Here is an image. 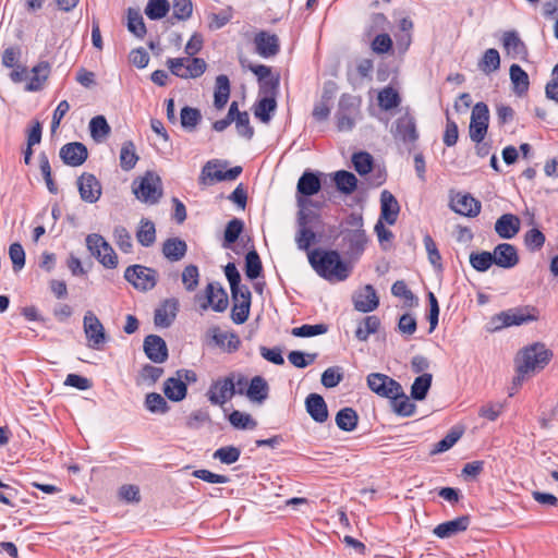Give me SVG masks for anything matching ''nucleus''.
<instances>
[{
    "instance_id": "1",
    "label": "nucleus",
    "mask_w": 558,
    "mask_h": 558,
    "mask_svg": "<svg viewBox=\"0 0 558 558\" xmlns=\"http://www.w3.org/2000/svg\"><path fill=\"white\" fill-rule=\"evenodd\" d=\"M554 353L543 342H534L521 349L514 360L513 385L521 386L531 375L543 371L551 361Z\"/></svg>"
},
{
    "instance_id": "2",
    "label": "nucleus",
    "mask_w": 558,
    "mask_h": 558,
    "mask_svg": "<svg viewBox=\"0 0 558 558\" xmlns=\"http://www.w3.org/2000/svg\"><path fill=\"white\" fill-rule=\"evenodd\" d=\"M307 257L316 274L330 282L344 281L351 274V267L337 251L315 248L308 252Z\"/></svg>"
},
{
    "instance_id": "3",
    "label": "nucleus",
    "mask_w": 558,
    "mask_h": 558,
    "mask_svg": "<svg viewBox=\"0 0 558 558\" xmlns=\"http://www.w3.org/2000/svg\"><path fill=\"white\" fill-rule=\"evenodd\" d=\"M538 319V311L533 306H519L502 311L489 320V331H499L511 326H520Z\"/></svg>"
},
{
    "instance_id": "4",
    "label": "nucleus",
    "mask_w": 558,
    "mask_h": 558,
    "mask_svg": "<svg viewBox=\"0 0 558 558\" xmlns=\"http://www.w3.org/2000/svg\"><path fill=\"white\" fill-rule=\"evenodd\" d=\"M86 245L90 254L106 268L113 269L118 266V256L106 239L92 233L86 236Z\"/></svg>"
},
{
    "instance_id": "5",
    "label": "nucleus",
    "mask_w": 558,
    "mask_h": 558,
    "mask_svg": "<svg viewBox=\"0 0 558 558\" xmlns=\"http://www.w3.org/2000/svg\"><path fill=\"white\" fill-rule=\"evenodd\" d=\"M170 72L180 78H196L204 74L207 64L202 58H172L167 61Z\"/></svg>"
},
{
    "instance_id": "6",
    "label": "nucleus",
    "mask_w": 558,
    "mask_h": 558,
    "mask_svg": "<svg viewBox=\"0 0 558 558\" xmlns=\"http://www.w3.org/2000/svg\"><path fill=\"white\" fill-rule=\"evenodd\" d=\"M360 118L361 111L359 102H356L354 97L343 95L339 100V108L336 113L338 131H351Z\"/></svg>"
},
{
    "instance_id": "7",
    "label": "nucleus",
    "mask_w": 558,
    "mask_h": 558,
    "mask_svg": "<svg viewBox=\"0 0 558 558\" xmlns=\"http://www.w3.org/2000/svg\"><path fill=\"white\" fill-rule=\"evenodd\" d=\"M133 192L137 199L147 204H156L162 195L161 180L154 172H146L138 185L134 182Z\"/></svg>"
},
{
    "instance_id": "8",
    "label": "nucleus",
    "mask_w": 558,
    "mask_h": 558,
    "mask_svg": "<svg viewBox=\"0 0 558 558\" xmlns=\"http://www.w3.org/2000/svg\"><path fill=\"white\" fill-rule=\"evenodd\" d=\"M157 277L158 274L155 269L143 265L129 266L124 271V279L141 291L154 289L157 283Z\"/></svg>"
},
{
    "instance_id": "9",
    "label": "nucleus",
    "mask_w": 558,
    "mask_h": 558,
    "mask_svg": "<svg viewBox=\"0 0 558 558\" xmlns=\"http://www.w3.org/2000/svg\"><path fill=\"white\" fill-rule=\"evenodd\" d=\"M83 329L90 349L99 350L108 340L102 323L92 311L84 314Z\"/></svg>"
},
{
    "instance_id": "10",
    "label": "nucleus",
    "mask_w": 558,
    "mask_h": 558,
    "mask_svg": "<svg viewBox=\"0 0 558 558\" xmlns=\"http://www.w3.org/2000/svg\"><path fill=\"white\" fill-rule=\"evenodd\" d=\"M242 173V167L236 166L229 170L223 171L220 169L218 160L207 161L203 167L199 183L203 185H210L214 182L232 181Z\"/></svg>"
},
{
    "instance_id": "11",
    "label": "nucleus",
    "mask_w": 558,
    "mask_h": 558,
    "mask_svg": "<svg viewBox=\"0 0 558 558\" xmlns=\"http://www.w3.org/2000/svg\"><path fill=\"white\" fill-rule=\"evenodd\" d=\"M367 386L376 395L383 398L391 399L401 393V385L381 373H372L367 376Z\"/></svg>"
},
{
    "instance_id": "12",
    "label": "nucleus",
    "mask_w": 558,
    "mask_h": 558,
    "mask_svg": "<svg viewBox=\"0 0 558 558\" xmlns=\"http://www.w3.org/2000/svg\"><path fill=\"white\" fill-rule=\"evenodd\" d=\"M489 121V110L486 104L477 102L472 110L470 122V137L473 142L480 144L486 133Z\"/></svg>"
},
{
    "instance_id": "13",
    "label": "nucleus",
    "mask_w": 558,
    "mask_h": 558,
    "mask_svg": "<svg viewBox=\"0 0 558 558\" xmlns=\"http://www.w3.org/2000/svg\"><path fill=\"white\" fill-rule=\"evenodd\" d=\"M391 132L396 141L408 146H413L418 140L415 119L408 112L397 119Z\"/></svg>"
},
{
    "instance_id": "14",
    "label": "nucleus",
    "mask_w": 558,
    "mask_h": 558,
    "mask_svg": "<svg viewBox=\"0 0 558 558\" xmlns=\"http://www.w3.org/2000/svg\"><path fill=\"white\" fill-rule=\"evenodd\" d=\"M234 395V378H230V375L215 380L206 393L211 404L220 407L231 400Z\"/></svg>"
},
{
    "instance_id": "15",
    "label": "nucleus",
    "mask_w": 558,
    "mask_h": 558,
    "mask_svg": "<svg viewBox=\"0 0 558 558\" xmlns=\"http://www.w3.org/2000/svg\"><path fill=\"white\" fill-rule=\"evenodd\" d=\"M81 198L86 203H96L102 193L99 180L92 173L84 172L77 178Z\"/></svg>"
},
{
    "instance_id": "16",
    "label": "nucleus",
    "mask_w": 558,
    "mask_h": 558,
    "mask_svg": "<svg viewBox=\"0 0 558 558\" xmlns=\"http://www.w3.org/2000/svg\"><path fill=\"white\" fill-rule=\"evenodd\" d=\"M345 252L351 257H359L365 250L367 236L364 229H344L341 232Z\"/></svg>"
},
{
    "instance_id": "17",
    "label": "nucleus",
    "mask_w": 558,
    "mask_h": 558,
    "mask_svg": "<svg viewBox=\"0 0 558 558\" xmlns=\"http://www.w3.org/2000/svg\"><path fill=\"white\" fill-rule=\"evenodd\" d=\"M255 51L263 58H271L280 51V41L276 34L260 31L254 36Z\"/></svg>"
},
{
    "instance_id": "18",
    "label": "nucleus",
    "mask_w": 558,
    "mask_h": 558,
    "mask_svg": "<svg viewBox=\"0 0 558 558\" xmlns=\"http://www.w3.org/2000/svg\"><path fill=\"white\" fill-rule=\"evenodd\" d=\"M178 312L179 301L175 298L165 300L155 311V325L160 328L170 327L174 322Z\"/></svg>"
},
{
    "instance_id": "19",
    "label": "nucleus",
    "mask_w": 558,
    "mask_h": 558,
    "mask_svg": "<svg viewBox=\"0 0 558 558\" xmlns=\"http://www.w3.org/2000/svg\"><path fill=\"white\" fill-rule=\"evenodd\" d=\"M87 157V148L80 142L68 143L60 149V158L65 165L71 167H78L83 165Z\"/></svg>"
},
{
    "instance_id": "20",
    "label": "nucleus",
    "mask_w": 558,
    "mask_h": 558,
    "mask_svg": "<svg viewBox=\"0 0 558 558\" xmlns=\"http://www.w3.org/2000/svg\"><path fill=\"white\" fill-rule=\"evenodd\" d=\"M494 264L498 267L510 269L519 264V255L517 248L509 243H500L492 253Z\"/></svg>"
},
{
    "instance_id": "21",
    "label": "nucleus",
    "mask_w": 558,
    "mask_h": 558,
    "mask_svg": "<svg viewBox=\"0 0 558 558\" xmlns=\"http://www.w3.org/2000/svg\"><path fill=\"white\" fill-rule=\"evenodd\" d=\"M471 523L470 515H461L453 520L442 522L434 529V534L439 538H450L468 530Z\"/></svg>"
},
{
    "instance_id": "22",
    "label": "nucleus",
    "mask_w": 558,
    "mask_h": 558,
    "mask_svg": "<svg viewBox=\"0 0 558 558\" xmlns=\"http://www.w3.org/2000/svg\"><path fill=\"white\" fill-rule=\"evenodd\" d=\"M144 352L155 363H162L168 359L166 341L157 335H149L145 338Z\"/></svg>"
},
{
    "instance_id": "23",
    "label": "nucleus",
    "mask_w": 558,
    "mask_h": 558,
    "mask_svg": "<svg viewBox=\"0 0 558 558\" xmlns=\"http://www.w3.org/2000/svg\"><path fill=\"white\" fill-rule=\"evenodd\" d=\"M450 207L457 214L466 217H476L481 211V203L470 194H457L451 198Z\"/></svg>"
},
{
    "instance_id": "24",
    "label": "nucleus",
    "mask_w": 558,
    "mask_h": 558,
    "mask_svg": "<svg viewBox=\"0 0 558 558\" xmlns=\"http://www.w3.org/2000/svg\"><path fill=\"white\" fill-rule=\"evenodd\" d=\"M207 303L203 304L202 307L206 310L208 306L215 312H223L228 307V294L226 290L216 283H208L206 287Z\"/></svg>"
},
{
    "instance_id": "25",
    "label": "nucleus",
    "mask_w": 558,
    "mask_h": 558,
    "mask_svg": "<svg viewBox=\"0 0 558 558\" xmlns=\"http://www.w3.org/2000/svg\"><path fill=\"white\" fill-rule=\"evenodd\" d=\"M354 308L362 313H369L379 305V299L372 284H366L353 299Z\"/></svg>"
},
{
    "instance_id": "26",
    "label": "nucleus",
    "mask_w": 558,
    "mask_h": 558,
    "mask_svg": "<svg viewBox=\"0 0 558 558\" xmlns=\"http://www.w3.org/2000/svg\"><path fill=\"white\" fill-rule=\"evenodd\" d=\"M520 219L513 214H504L495 222V231L501 239H512L520 231Z\"/></svg>"
},
{
    "instance_id": "27",
    "label": "nucleus",
    "mask_w": 558,
    "mask_h": 558,
    "mask_svg": "<svg viewBox=\"0 0 558 558\" xmlns=\"http://www.w3.org/2000/svg\"><path fill=\"white\" fill-rule=\"evenodd\" d=\"M306 411L317 423H324L328 418V409L324 398L318 393H310L305 400Z\"/></svg>"
},
{
    "instance_id": "28",
    "label": "nucleus",
    "mask_w": 558,
    "mask_h": 558,
    "mask_svg": "<svg viewBox=\"0 0 558 558\" xmlns=\"http://www.w3.org/2000/svg\"><path fill=\"white\" fill-rule=\"evenodd\" d=\"M161 252L169 262H180L186 255L187 244L180 238H169L162 243Z\"/></svg>"
},
{
    "instance_id": "29",
    "label": "nucleus",
    "mask_w": 558,
    "mask_h": 558,
    "mask_svg": "<svg viewBox=\"0 0 558 558\" xmlns=\"http://www.w3.org/2000/svg\"><path fill=\"white\" fill-rule=\"evenodd\" d=\"M380 219L385 220L389 225H393L397 221L400 206L396 197L388 191H383L380 195Z\"/></svg>"
},
{
    "instance_id": "30",
    "label": "nucleus",
    "mask_w": 558,
    "mask_h": 558,
    "mask_svg": "<svg viewBox=\"0 0 558 558\" xmlns=\"http://www.w3.org/2000/svg\"><path fill=\"white\" fill-rule=\"evenodd\" d=\"M269 393V386L266 379L262 376H255L251 379L250 385L245 391V396L252 401L263 403Z\"/></svg>"
},
{
    "instance_id": "31",
    "label": "nucleus",
    "mask_w": 558,
    "mask_h": 558,
    "mask_svg": "<svg viewBox=\"0 0 558 558\" xmlns=\"http://www.w3.org/2000/svg\"><path fill=\"white\" fill-rule=\"evenodd\" d=\"M322 183L318 175L311 171H305L299 179L296 191L302 196H312L320 191Z\"/></svg>"
},
{
    "instance_id": "32",
    "label": "nucleus",
    "mask_w": 558,
    "mask_h": 558,
    "mask_svg": "<svg viewBox=\"0 0 558 558\" xmlns=\"http://www.w3.org/2000/svg\"><path fill=\"white\" fill-rule=\"evenodd\" d=\"M163 393L169 400L179 402L186 397V384L178 377H170L163 384Z\"/></svg>"
},
{
    "instance_id": "33",
    "label": "nucleus",
    "mask_w": 558,
    "mask_h": 558,
    "mask_svg": "<svg viewBox=\"0 0 558 558\" xmlns=\"http://www.w3.org/2000/svg\"><path fill=\"white\" fill-rule=\"evenodd\" d=\"M502 46L507 53L513 58L525 57L527 53L524 43L515 32H506L504 34Z\"/></svg>"
},
{
    "instance_id": "34",
    "label": "nucleus",
    "mask_w": 558,
    "mask_h": 558,
    "mask_svg": "<svg viewBox=\"0 0 558 558\" xmlns=\"http://www.w3.org/2000/svg\"><path fill=\"white\" fill-rule=\"evenodd\" d=\"M509 72L513 93L518 96L526 94L530 86L527 73L519 64H512Z\"/></svg>"
},
{
    "instance_id": "35",
    "label": "nucleus",
    "mask_w": 558,
    "mask_h": 558,
    "mask_svg": "<svg viewBox=\"0 0 558 558\" xmlns=\"http://www.w3.org/2000/svg\"><path fill=\"white\" fill-rule=\"evenodd\" d=\"M32 77L26 85V89L29 92H37L43 88L44 83L48 78L50 73V66L48 62H39L32 70Z\"/></svg>"
},
{
    "instance_id": "36",
    "label": "nucleus",
    "mask_w": 558,
    "mask_h": 558,
    "mask_svg": "<svg viewBox=\"0 0 558 558\" xmlns=\"http://www.w3.org/2000/svg\"><path fill=\"white\" fill-rule=\"evenodd\" d=\"M230 97V81L227 75L220 74L216 77L214 105L217 109H222Z\"/></svg>"
},
{
    "instance_id": "37",
    "label": "nucleus",
    "mask_w": 558,
    "mask_h": 558,
    "mask_svg": "<svg viewBox=\"0 0 558 558\" xmlns=\"http://www.w3.org/2000/svg\"><path fill=\"white\" fill-rule=\"evenodd\" d=\"M357 423V413L352 408H343L336 415V424L341 430L352 432L356 428Z\"/></svg>"
},
{
    "instance_id": "38",
    "label": "nucleus",
    "mask_w": 558,
    "mask_h": 558,
    "mask_svg": "<svg viewBox=\"0 0 558 558\" xmlns=\"http://www.w3.org/2000/svg\"><path fill=\"white\" fill-rule=\"evenodd\" d=\"M333 181L337 189L343 194H351L355 191L357 185L356 177L349 171L339 170L333 175Z\"/></svg>"
},
{
    "instance_id": "39",
    "label": "nucleus",
    "mask_w": 558,
    "mask_h": 558,
    "mask_svg": "<svg viewBox=\"0 0 558 558\" xmlns=\"http://www.w3.org/2000/svg\"><path fill=\"white\" fill-rule=\"evenodd\" d=\"M380 319L376 315L366 316L357 326L355 337L360 341H366L368 337L378 331Z\"/></svg>"
},
{
    "instance_id": "40",
    "label": "nucleus",
    "mask_w": 558,
    "mask_h": 558,
    "mask_svg": "<svg viewBox=\"0 0 558 558\" xmlns=\"http://www.w3.org/2000/svg\"><path fill=\"white\" fill-rule=\"evenodd\" d=\"M138 243L145 247L151 246L156 241V229L153 221L142 219L136 231Z\"/></svg>"
},
{
    "instance_id": "41",
    "label": "nucleus",
    "mask_w": 558,
    "mask_h": 558,
    "mask_svg": "<svg viewBox=\"0 0 558 558\" xmlns=\"http://www.w3.org/2000/svg\"><path fill=\"white\" fill-rule=\"evenodd\" d=\"M477 65L485 74L496 72L500 68V54L498 50L495 48L487 49Z\"/></svg>"
},
{
    "instance_id": "42",
    "label": "nucleus",
    "mask_w": 558,
    "mask_h": 558,
    "mask_svg": "<svg viewBox=\"0 0 558 558\" xmlns=\"http://www.w3.org/2000/svg\"><path fill=\"white\" fill-rule=\"evenodd\" d=\"M90 136L97 143L102 142L110 134V125L104 116H96L89 122Z\"/></svg>"
},
{
    "instance_id": "43",
    "label": "nucleus",
    "mask_w": 558,
    "mask_h": 558,
    "mask_svg": "<svg viewBox=\"0 0 558 558\" xmlns=\"http://www.w3.org/2000/svg\"><path fill=\"white\" fill-rule=\"evenodd\" d=\"M138 160L135 145L133 142L128 141L122 144L120 150V166L124 171L132 170Z\"/></svg>"
},
{
    "instance_id": "44",
    "label": "nucleus",
    "mask_w": 558,
    "mask_h": 558,
    "mask_svg": "<svg viewBox=\"0 0 558 558\" xmlns=\"http://www.w3.org/2000/svg\"><path fill=\"white\" fill-rule=\"evenodd\" d=\"M432 379L433 376L429 373L416 377L411 386V397L418 401L424 400L432 386Z\"/></svg>"
},
{
    "instance_id": "45",
    "label": "nucleus",
    "mask_w": 558,
    "mask_h": 558,
    "mask_svg": "<svg viewBox=\"0 0 558 558\" xmlns=\"http://www.w3.org/2000/svg\"><path fill=\"white\" fill-rule=\"evenodd\" d=\"M128 29L137 38H143L146 34V26L141 12L137 9L128 10Z\"/></svg>"
},
{
    "instance_id": "46",
    "label": "nucleus",
    "mask_w": 558,
    "mask_h": 558,
    "mask_svg": "<svg viewBox=\"0 0 558 558\" xmlns=\"http://www.w3.org/2000/svg\"><path fill=\"white\" fill-rule=\"evenodd\" d=\"M391 407L393 411L401 416H411L415 411V404L412 403L409 397L404 393L401 387V393L396 398H391Z\"/></svg>"
},
{
    "instance_id": "47",
    "label": "nucleus",
    "mask_w": 558,
    "mask_h": 558,
    "mask_svg": "<svg viewBox=\"0 0 558 558\" xmlns=\"http://www.w3.org/2000/svg\"><path fill=\"white\" fill-rule=\"evenodd\" d=\"M377 99L379 107L386 111L398 107L401 102L398 92L389 86L378 93Z\"/></svg>"
},
{
    "instance_id": "48",
    "label": "nucleus",
    "mask_w": 558,
    "mask_h": 558,
    "mask_svg": "<svg viewBox=\"0 0 558 558\" xmlns=\"http://www.w3.org/2000/svg\"><path fill=\"white\" fill-rule=\"evenodd\" d=\"M214 340L219 347L226 349L228 352L236 351L241 344L240 338L234 332L217 331L214 335Z\"/></svg>"
},
{
    "instance_id": "49",
    "label": "nucleus",
    "mask_w": 558,
    "mask_h": 558,
    "mask_svg": "<svg viewBox=\"0 0 558 558\" xmlns=\"http://www.w3.org/2000/svg\"><path fill=\"white\" fill-rule=\"evenodd\" d=\"M263 270L260 258L255 250L250 251L245 256V275L253 280L260 276Z\"/></svg>"
},
{
    "instance_id": "50",
    "label": "nucleus",
    "mask_w": 558,
    "mask_h": 558,
    "mask_svg": "<svg viewBox=\"0 0 558 558\" xmlns=\"http://www.w3.org/2000/svg\"><path fill=\"white\" fill-rule=\"evenodd\" d=\"M170 5L167 0H148L145 14L150 20H160L167 15Z\"/></svg>"
},
{
    "instance_id": "51",
    "label": "nucleus",
    "mask_w": 558,
    "mask_h": 558,
    "mask_svg": "<svg viewBox=\"0 0 558 558\" xmlns=\"http://www.w3.org/2000/svg\"><path fill=\"white\" fill-rule=\"evenodd\" d=\"M470 264L475 270L484 272L494 264V258L490 252H473L470 254Z\"/></svg>"
},
{
    "instance_id": "52",
    "label": "nucleus",
    "mask_w": 558,
    "mask_h": 558,
    "mask_svg": "<svg viewBox=\"0 0 558 558\" xmlns=\"http://www.w3.org/2000/svg\"><path fill=\"white\" fill-rule=\"evenodd\" d=\"M352 163L359 174L365 175L372 171L373 157L366 151H359L353 154Z\"/></svg>"
},
{
    "instance_id": "53",
    "label": "nucleus",
    "mask_w": 558,
    "mask_h": 558,
    "mask_svg": "<svg viewBox=\"0 0 558 558\" xmlns=\"http://www.w3.org/2000/svg\"><path fill=\"white\" fill-rule=\"evenodd\" d=\"M201 112L196 108L184 107L181 110L180 121L182 128L193 131L201 121Z\"/></svg>"
},
{
    "instance_id": "54",
    "label": "nucleus",
    "mask_w": 558,
    "mask_h": 558,
    "mask_svg": "<svg viewBox=\"0 0 558 558\" xmlns=\"http://www.w3.org/2000/svg\"><path fill=\"white\" fill-rule=\"evenodd\" d=\"M145 405L148 411L151 413H167L169 411V405L166 401V399L157 393V392H150L146 395L145 398Z\"/></svg>"
},
{
    "instance_id": "55",
    "label": "nucleus",
    "mask_w": 558,
    "mask_h": 558,
    "mask_svg": "<svg viewBox=\"0 0 558 558\" xmlns=\"http://www.w3.org/2000/svg\"><path fill=\"white\" fill-rule=\"evenodd\" d=\"M113 240L118 247L124 252L130 253L133 247L132 236L123 226H117L113 230Z\"/></svg>"
},
{
    "instance_id": "56",
    "label": "nucleus",
    "mask_w": 558,
    "mask_h": 558,
    "mask_svg": "<svg viewBox=\"0 0 558 558\" xmlns=\"http://www.w3.org/2000/svg\"><path fill=\"white\" fill-rule=\"evenodd\" d=\"M198 281H199V271H198L197 266L192 265V264L185 266L182 271V283H183L185 290L189 292H193L197 288Z\"/></svg>"
},
{
    "instance_id": "57",
    "label": "nucleus",
    "mask_w": 558,
    "mask_h": 558,
    "mask_svg": "<svg viewBox=\"0 0 558 558\" xmlns=\"http://www.w3.org/2000/svg\"><path fill=\"white\" fill-rule=\"evenodd\" d=\"M243 221L238 218H233L227 223L225 230V247H228L230 244L234 243L239 239L240 234L243 231Z\"/></svg>"
},
{
    "instance_id": "58",
    "label": "nucleus",
    "mask_w": 558,
    "mask_h": 558,
    "mask_svg": "<svg viewBox=\"0 0 558 558\" xmlns=\"http://www.w3.org/2000/svg\"><path fill=\"white\" fill-rule=\"evenodd\" d=\"M317 353H304L302 351H291L288 354L289 362L298 367V368H305L308 365L313 364L315 360L317 359Z\"/></svg>"
},
{
    "instance_id": "59",
    "label": "nucleus",
    "mask_w": 558,
    "mask_h": 558,
    "mask_svg": "<svg viewBox=\"0 0 558 558\" xmlns=\"http://www.w3.org/2000/svg\"><path fill=\"white\" fill-rule=\"evenodd\" d=\"M240 456V449L233 446L221 447L214 452V458L225 464L235 463Z\"/></svg>"
},
{
    "instance_id": "60",
    "label": "nucleus",
    "mask_w": 558,
    "mask_h": 558,
    "mask_svg": "<svg viewBox=\"0 0 558 558\" xmlns=\"http://www.w3.org/2000/svg\"><path fill=\"white\" fill-rule=\"evenodd\" d=\"M276 106L277 104L275 98H263L255 108V117L262 122H269L270 112L275 111Z\"/></svg>"
},
{
    "instance_id": "61",
    "label": "nucleus",
    "mask_w": 558,
    "mask_h": 558,
    "mask_svg": "<svg viewBox=\"0 0 558 558\" xmlns=\"http://www.w3.org/2000/svg\"><path fill=\"white\" fill-rule=\"evenodd\" d=\"M423 243H424L429 263L435 268H441V255L438 251L436 242L433 240V238L429 234H425L423 238Z\"/></svg>"
},
{
    "instance_id": "62",
    "label": "nucleus",
    "mask_w": 558,
    "mask_h": 558,
    "mask_svg": "<svg viewBox=\"0 0 558 558\" xmlns=\"http://www.w3.org/2000/svg\"><path fill=\"white\" fill-rule=\"evenodd\" d=\"M229 422L233 427L240 429L254 428L256 426V422L250 414L240 412L238 410H234L229 415Z\"/></svg>"
},
{
    "instance_id": "63",
    "label": "nucleus",
    "mask_w": 558,
    "mask_h": 558,
    "mask_svg": "<svg viewBox=\"0 0 558 558\" xmlns=\"http://www.w3.org/2000/svg\"><path fill=\"white\" fill-rule=\"evenodd\" d=\"M316 234L311 228L298 229L295 243L299 250L310 252V246L315 242Z\"/></svg>"
},
{
    "instance_id": "64",
    "label": "nucleus",
    "mask_w": 558,
    "mask_h": 558,
    "mask_svg": "<svg viewBox=\"0 0 558 558\" xmlns=\"http://www.w3.org/2000/svg\"><path fill=\"white\" fill-rule=\"evenodd\" d=\"M524 243L530 251H539L544 246L545 235L541 230L533 228L525 233Z\"/></svg>"
}]
</instances>
